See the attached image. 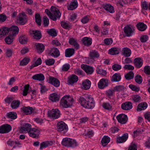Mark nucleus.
Instances as JSON below:
<instances>
[{
    "label": "nucleus",
    "instance_id": "nucleus-1",
    "mask_svg": "<svg viewBox=\"0 0 150 150\" xmlns=\"http://www.w3.org/2000/svg\"><path fill=\"white\" fill-rule=\"evenodd\" d=\"M74 103V99L70 95H65L61 99L60 102V107L67 108L71 106Z\"/></svg>",
    "mask_w": 150,
    "mask_h": 150
},
{
    "label": "nucleus",
    "instance_id": "nucleus-2",
    "mask_svg": "<svg viewBox=\"0 0 150 150\" xmlns=\"http://www.w3.org/2000/svg\"><path fill=\"white\" fill-rule=\"evenodd\" d=\"M62 144L68 147L74 148L77 146V143L75 140L67 137L63 139Z\"/></svg>",
    "mask_w": 150,
    "mask_h": 150
},
{
    "label": "nucleus",
    "instance_id": "nucleus-3",
    "mask_svg": "<svg viewBox=\"0 0 150 150\" xmlns=\"http://www.w3.org/2000/svg\"><path fill=\"white\" fill-rule=\"evenodd\" d=\"M51 11H52L51 19L54 21H56L57 18H59L61 15V13L59 9L54 6H52L50 8Z\"/></svg>",
    "mask_w": 150,
    "mask_h": 150
},
{
    "label": "nucleus",
    "instance_id": "nucleus-4",
    "mask_svg": "<svg viewBox=\"0 0 150 150\" xmlns=\"http://www.w3.org/2000/svg\"><path fill=\"white\" fill-rule=\"evenodd\" d=\"M47 114L48 117L54 119H57L60 117L61 115L59 110L57 108L48 111Z\"/></svg>",
    "mask_w": 150,
    "mask_h": 150
},
{
    "label": "nucleus",
    "instance_id": "nucleus-5",
    "mask_svg": "<svg viewBox=\"0 0 150 150\" xmlns=\"http://www.w3.org/2000/svg\"><path fill=\"white\" fill-rule=\"evenodd\" d=\"M57 129L59 132H63V133H65L68 129L67 125L64 122L61 121L59 122L57 125Z\"/></svg>",
    "mask_w": 150,
    "mask_h": 150
},
{
    "label": "nucleus",
    "instance_id": "nucleus-6",
    "mask_svg": "<svg viewBox=\"0 0 150 150\" xmlns=\"http://www.w3.org/2000/svg\"><path fill=\"white\" fill-rule=\"evenodd\" d=\"M49 83L56 87H58L60 85V82L57 79L52 76H50L47 80Z\"/></svg>",
    "mask_w": 150,
    "mask_h": 150
},
{
    "label": "nucleus",
    "instance_id": "nucleus-7",
    "mask_svg": "<svg viewBox=\"0 0 150 150\" xmlns=\"http://www.w3.org/2000/svg\"><path fill=\"white\" fill-rule=\"evenodd\" d=\"M31 125L29 123H25L21 127L19 132L21 133H27L30 131L31 128Z\"/></svg>",
    "mask_w": 150,
    "mask_h": 150
},
{
    "label": "nucleus",
    "instance_id": "nucleus-8",
    "mask_svg": "<svg viewBox=\"0 0 150 150\" xmlns=\"http://www.w3.org/2000/svg\"><path fill=\"white\" fill-rule=\"evenodd\" d=\"M29 136L33 138H38L40 134V131L38 129L32 128L28 132Z\"/></svg>",
    "mask_w": 150,
    "mask_h": 150
},
{
    "label": "nucleus",
    "instance_id": "nucleus-9",
    "mask_svg": "<svg viewBox=\"0 0 150 150\" xmlns=\"http://www.w3.org/2000/svg\"><path fill=\"white\" fill-rule=\"evenodd\" d=\"M117 118L118 122L122 124H125L128 120L127 115L124 114H120L117 115Z\"/></svg>",
    "mask_w": 150,
    "mask_h": 150
},
{
    "label": "nucleus",
    "instance_id": "nucleus-10",
    "mask_svg": "<svg viewBox=\"0 0 150 150\" xmlns=\"http://www.w3.org/2000/svg\"><path fill=\"white\" fill-rule=\"evenodd\" d=\"M100 56V54L96 50L90 51L89 54V58L94 61L96 59L99 58Z\"/></svg>",
    "mask_w": 150,
    "mask_h": 150
},
{
    "label": "nucleus",
    "instance_id": "nucleus-11",
    "mask_svg": "<svg viewBox=\"0 0 150 150\" xmlns=\"http://www.w3.org/2000/svg\"><path fill=\"white\" fill-rule=\"evenodd\" d=\"M69 44L72 46L74 48V50H78L80 48V46L78 43L77 40L73 38L69 39Z\"/></svg>",
    "mask_w": 150,
    "mask_h": 150
},
{
    "label": "nucleus",
    "instance_id": "nucleus-12",
    "mask_svg": "<svg viewBox=\"0 0 150 150\" xmlns=\"http://www.w3.org/2000/svg\"><path fill=\"white\" fill-rule=\"evenodd\" d=\"M81 68L88 74H91L94 72L93 67L86 64H82L81 66Z\"/></svg>",
    "mask_w": 150,
    "mask_h": 150
},
{
    "label": "nucleus",
    "instance_id": "nucleus-13",
    "mask_svg": "<svg viewBox=\"0 0 150 150\" xmlns=\"http://www.w3.org/2000/svg\"><path fill=\"white\" fill-rule=\"evenodd\" d=\"M108 80L105 79H101L98 82V85L100 89H103L107 86L108 85Z\"/></svg>",
    "mask_w": 150,
    "mask_h": 150
},
{
    "label": "nucleus",
    "instance_id": "nucleus-14",
    "mask_svg": "<svg viewBox=\"0 0 150 150\" xmlns=\"http://www.w3.org/2000/svg\"><path fill=\"white\" fill-rule=\"evenodd\" d=\"M123 31L125 34L124 37H130L132 35L134 32V29L129 26L127 25L123 28Z\"/></svg>",
    "mask_w": 150,
    "mask_h": 150
},
{
    "label": "nucleus",
    "instance_id": "nucleus-15",
    "mask_svg": "<svg viewBox=\"0 0 150 150\" xmlns=\"http://www.w3.org/2000/svg\"><path fill=\"white\" fill-rule=\"evenodd\" d=\"M11 129V126L8 124L4 125L0 127V133H7Z\"/></svg>",
    "mask_w": 150,
    "mask_h": 150
},
{
    "label": "nucleus",
    "instance_id": "nucleus-16",
    "mask_svg": "<svg viewBox=\"0 0 150 150\" xmlns=\"http://www.w3.org/2000/svg\"><path fill=\"white\" fill-rule=\"evenodd\" d=\"M30 34L35 39L39 40L42 37L40 31L39 30H31L30 31Z\"/></svg>",
    "mask_w": 150,
    "mask_h": 150
},
{
    "label": "nucleus",
    "instance_id": "nucleus-17",
    "mask_svg": "<svg viewBox=\"0 0 150 150\" xmlns=\"http://www.w3.org/2000/svg\"><path fill=\"white\" fill-rule=\"evenodd\" d=\"M49 54L52 56L54 57H57L60 54L59 50L55 47L51 48L49 51Z\"/></svg>",
    "mask_w": 150,
    "mask_h": 150
},
{
    "label": "nucleus",
    "instance_id": "nucleus-18",
    "mask_svg": "<svg viewBox=\"0 0 150 150\" xmlns=\"http://www.w3.org/2000/svg\"><path fill=\"white\" fill-rule=\"evenodd\" d=\"M143 61L141 58L137 57L134 60L133 63L135 67L137 68H141L143 64Z\"/></svg>",
    "mask_w": 150,
    "mask_h": 150
},
{
    "label": "nucleus",
    "instance_id": "nucleus-19",
    "mask_svg": "<svg viewBox=\"0 0 150 150\" xmlns=\"http://www.w3.org/2000/svg\"><path fill=\"white\" fill-rule=\"evenodd\" d=\"M121 107L123 110H129L132 108V104L130 102H126L121 104Z\"/></svg>",
    "mask_w": 150,
    "mask_h": 150
},
{
    "label": "nucleus",
    "instance_id": "nucleus-20",
    "mask_svg": "<svg viewBox=\"0 0 150 150\" xmlns=\"http://www.w3.org/2000/svg\"><path fill=\"white\" fill-rule=\"evenodd\" d=\"M95 105V102L93 98L89 96H88L87 105L86 106L88 109H92Z\"/></svg>",
    "mask_w": 150,
    "mask_h": 150
},
{
    "label": "nucleus",
    "instance_id": "nucleus-21",
    "mask_svg": "<svg viewBox=\"0 0 150 150\" xmlns=\"http://www.w3.org/2000/svg\"><path fill=\"white\" fill-rule=\"evenodd\" d=\"M17 21L21 25H23L26 22L27 20L24 13H21L19 15Z\"/></svg>",
    "mask_w": 150,
    "mask_h": 150
},
{
    "label": "nucleus",
    "instance_id": "nucleus-22",
    "mask_svg": "<svg viewBox=\"0 0 150 150\" xmlns=\"http://www.w3.org/2000/svg\"><path fill=\"white\" fill-rule=\"evenodd\" d=\"M78 6V3L77 0H72L68 5V9L73 10L75 9Z\"/></svg>",
    "mask_w": 150,
    "mask_h": 150
},
{
    "label": "nucleus",
    "instance_id": "nucleus-23",
    "mask_svg": "<svg viewBox=\"0 0 150 150\" xmlns=\"http://www.w3.org/2000/svg\"><path fill=\"white\" fill-rule=\"evenodd\" d=\"M78 80V77L74 74H72L68 77V82L70 84L72 85L76 83Z\"/></svg>",
    "mask_w": 150,
    "mask_h": 150
},
{
    "label": "nucleus",
    "instance_id": "nucleus-24",
    "mask_svg": "<svg viewBox=\"0 0 150 150\" xmlns=\"http://www.w3.org/2000/svg\"><path fill=\"white\" fill-rule=\"evenodd\" d=\"M82 42L85 46H89L91 45L92 40L91 38L86 37L82 38Z\"/></svg>",
    "mask_w": 150,
    "mask_h": 150
},
{
    "label": "nucleus",
    "instance_id": "nucleus-25",
    "mask_svg": "<svg viewBox=\"0 0 150 150\" xmlns=\"http://www.w3.org/2000/svg\"><path fill=\"white\" fill-rule=\"evenodd\" d=\"M59 96L56 93H53L50 95L49 99L53 102H56L59 100Z\"/></svg>",
    "mask_w": 150,
    "mask_h": 150
},
{
    "label": "nucleus",
    "instance_id": "nucleus-26",
    "mask_svg": "<svg viewBox=\"0 0 150 150\" xmlns=\"http://www.w3.org/2000/svg\"><path fill=\"white\" fill-rule=\"evenodd\" d=\"M7 144L11 147H13L14 148L20 145L21 144L18 141H13L9 140L7 142Z\"/></svg>",
    "mask_w": 150,
    "mask_h": 150
},
{
    "label": "nucleus",
    "instance_id": "nucleus-27",
    "mask_svg": "<svg viewBox=\"0 0 150 150\" xmlns=\"http://www.w3.org/2000/svg\"><path fill=\"white\" fill-rule=\"evenodd\" d=\"M121 52L122 54L125 57H129L130 56L131 53V50L127 47L123 48Z\"/></svg>",
    "mask_w": 150,
    "mask_h": 150
},
{
    "label": "nucleus",
    "instance_id": "nucleus-28",
    "mask_svg": "<svg viewBox=\"0 0 150 150\" xmlns=\"http://www.w3.org/2000/svg\"><path fill=\"white\" fill-rule=\"evenodd\" d=\"M74 52L75 50L74 49L67 48L65 51V56L66 57H70L74 54Z\"/></svg>",
    "mask_w": 150,
    "mask_h": 150
},
{
    "label": "nucleus",
    "instance_id": "nucleus-29",
    "mask_svg": "<svg viewBox=\"0 0 150 150\" xmlns=\"http://www.w3.org/2000/svg\"><path fill=\"white\" fill-rule=\"evenodd\" d=\"M128 137V134L127 133L124 134L122 136L119 137L117 138V142L121 143L125 142Z\"/></svg>",
    "mask_w": 150,
    "mask_h": 150
},
{
    "label": "nucleus",
    "instance_id": "nucleus-30",
    "mask_svg": "<svg viewBox=\"0 0 150 150\" xmlns=\"http://www.w3.org/2000/svg\"><path fill=\"white\" fill-rule=\"evenodd\" d=\"M9 30L10 34L14 36L16 34H17L19 32V29L16 26H13L10 28H9Z\"/></svg>",
    "mask_w": 150,
    "mask_h": 150
},
{
    "label": "nucleus",
    "instance_id": "nucleus-31",
    "mask_svg": "<svg viewBox=\"0 0 150 150\" xmlns=\"http://www.w3.org/2000/svg\"><path fill=\"white\" fill-rule=\"evenodd\" d=\"M45 78L44 76L41 73L36 74L33 76L32 77L33 79L39 81H43Z\"/></svg>",
    "mask_w": 150,
    "mask_h": 150
},
{
    "label": "nucleus",
    "instance_id": "nucleus-32",
    "mask_svg": "<svg viewBox=\"0 0 150 150\" xmlns=\"http://www.w3.org/2000/svg\"><path fill=\"white\" fill-rule=\"evenodd\" d=\"M91 82L88 79H86L82 82L83 88L85 90L89 89L91 87Z\"/></svg>",
    "mask_w": 150,
    "mask_h": 150
},
{
    "label": "nucleus",
    "instance_id": "nucleus-33",
    "mask_svg": "<svg viewBox=\"0 0 150 150\" xmlns=\"http://www.w3.org/2000/svg\"><path fill=\"white\" fill-rule=\"evenodd\" d=\"M87 99L88 97L86 98V100L83 97H81L78 100L82 106L85 108H87L86 106H87Z\"/></svg>",
    "mask_w": 150,
    "mask_h": 150
},
{
    "label": "nucleus",
    "instance_id": "nucleus-34",
    "mask_svg": "<svg viewBox=\"0 0 150 150\" xmlns=\"http://www.w3.org/2000/svg\"><path fill=\"white\" fill-rule=\"evenodd\" d=\"M53 142L52 141H46L42 142L40 145V149H42L43 148H46L52 145Z\"/></svg>",
    "mask_w": 150,
    "mask_h": 150
},
{
    "label": "nucleus",
    "instance_id": "nucleus-35",
    "mask_svg": "<svg viewBox=\"0 0 150 150\" xmlns=\"http://www.w3.org/2000/svg\"><path fill=\"white\" fill-rule=\"evenodd\" d=\"M103 6L104 8L106 11L111 13L114 12V7L110 4H104Z\"/></svg>",
    "mask_w": 150,
    "mask_h": 150
},
{
    "label": "nucleus",
    "instance_id": "nucleus-36",
    "mask_svg": "<svg viewBox=\"0 0 150 150\" xmlns=\"http://www.w3.org/2000/svg\"><path fill=\"white\" fill-rule=\"evenodd\" d=\"M147 106L148 105L146 103H141L138 105L137 110V111H140L144 110L146 108Z\"/></svg>",
    "mask_w": 150,
    "mask_h": 150
},
{
    "label": "nucleus",
    "instance_id": "nucleus-37",
    "mask_svg": "<svg viewBox=\"0 0 150 150\" xmlns=\"http://www.w3.org/2000/svg\"><path fill=\"white\" fill-rule=\"evenodd\" d=\"M120 50L117 47H113L109 50L108 53L110 55H115L118 54Z\"/></svg>",
    "mask_w": 150,
    "mask_h": 150
},
{
    "label": "nucleus",
    "instance_id": "nucleus-38",
    "mask_svg": "<svg viewBox=\"0 0 150 150\" xmlns=\"http://www.w3.org/2000/svg\"><path fill=\"white\" fill-rule=\"evenodd\" d=\"M121 79V76L119 73H115L113 75L111 81L112 82H118Z\"/></svg>",
    "mask_w": 150,
    "mask_h": 150
},
{
    "label": "nucleus",
    "instance_id": "nucleus-39",
    "mask_svg": "<svg viewBox=\"0 0 150 150\" xmlns=\"http://www.w3.org/2000/svg\"><path fill=\"white\" fill-rule=\"evenodd\" d=\"M136 26L139 30L142 31H144L147 28V26L145 24L141 22L137 23Z\"/></svg>",
    "mask_w": 150,
    "mask_h": 150
},
{
    "label": "nucleus",
    "instance_id": "nucleus-40",
    "mask_svg": "<svg viewBox=\"0 0 150 150\" xmlns=\"http://www.w3.org/2000/svg\"><path fill=\"white\" fill-rule=\"evenodd\" d=\"M110 140V138L108 136H105L102 139L101 142L103 146H105L108 144Z\"/></svg>",
    "mask_w": 150,
    "mask_h": 150
},
{
    "label": "nucleus",
    "instance_id": "nucleus-41",
    "mask_svg": "<svg viewBox=\"0 0 150 150\" xmlns=\"http://www.w3.org/2000/svg\"><path fill=\"white\" fill-rule=\"evenodd\" d=\"M35 45L38 52L41 53L44 51L45 47L43 44L37 43L35 44Z\"/></svg>",
    "mask_w": 150,
    "mask_h": 150
},
{
    "label": "nucleus",
    "instance_id": "nucleus-42",
    "mask_svg": "<svg viewBox=\"0 0 150 150\" xmlns=\"http://www.w3.org/2000/svg\"><path fill=\"white\" fill-rule=\"evenodd\" d=\"M14 39V36L11 34H10L5 39L6 43L8 45L11 44L13 42Z\"/></svg>",
    "mask_w": 150,
    "mask_h": 150
},
{
    "label": "nucleus",
    "instance_id": "nucleus-43",
    "mask_svg": "<svg viewBox=\"0 0 150 150\" xmlns=\"http://www.w3.org/2000/svg\"><path fill=\"white\" fill-rule=\"evenodd\" d=\"M102 107L105 109L109 111H111L112 109V104L108 102L103 103L102 105Z\"/></svg>",
    "mask_w": 150,
    "mask_h": 150
},
{
    "label": "nucleus",
    "instance_id": "nucleus-44",
    "mask_svg": "<svg viewBox=\"0 0 150 150\" xmlns=\"http://www.w3.org/2000/svg\"><path fill=\"white\" fill-rule=\"evenodd\" d=\"M9 32V28L4 27L0 29V37L4 36Z\"/></svg>",
    "mask_w": 150,
    "mask_h": 150
},
{
    "label": "nucleus",
    "instance_id": "nucleus-45",
    "mask_svg": "<svg viewBox=\"0 0 150 150\" xmlns=\"http://www.w3.org/2000/svg\"><path fill=\"white\" fill-rule=\"evenodd\" d=\"M22 110L26 114V115L31 114L33 111V109L32 107H25L21 108Z\"/></svg>",
    "mask_w": 150,
    "mask_h": 150
},
{
    "label": "nucleus",
    "instance_id": "nucleus-46",
    "mask_svg": "<svg viewBox=\"0 0 150 150\" xmlns=\"http://www.w3.org/2000/svg\"><path fill=\"white\" fill-rule=\"evenodd\" d=\"M20 104V101L15 100L12 101L11 104V107L13 109H16L19 107Z\"/></svg>",
    "mask_w": 150,
    "mask_h": 150
},
{
    "label": "nucleus",
    "instance_id": "nucleus-47",
    "mask_svg": "<svg viewBox=\"0 0 150 150\" xmlns=\"http://www.w3.org/2000/svg\"><path fill=\"white\" fill-rule=\"evenodd\" d=\"M46 32L49 35L53 37H55L57 35V31L54 29H47Z\"/></svg>",
    "mask_w": 150,
    "mask_h": 150
},
{
    "label": "nucleus",
    "instance_id": "nucleus-48",
    "mask_svg": "<svg viewBox=\"0 0 150 150\" xmlns=\"http://www.w3.org/2000/svg\"><path fill=\"white\" fill-rule=\"evenodd\" d=\"M7 118L12 119H15L17 117V114L16 112H10L6 114Z\"/></svg>",
    "mask_w": 150,
    "mask_h": 150
},
{
    "label": "nucleus",
    "instance_id": "nucleus-49",
    "mask_svg": "<svg viewBox=\"0 0 150 150\" xmlns=\"http://www.w3.org/2000/svg\"><path fill=\"white\" fill-rule=\"evenodd\" d=\"M61 25L63 28L68 30H70L71 28V25L64 21H61Z\"/></svg>",
    "mask_w": 150,
    "mask_h": 150
},
{
    "label": "nucleus",
    "instance_id": "nucleus-50",
    "mask_svg": "<svg viewBox=\"0 0 150 150\" xmlns=\"http://www.w3.org/2000/svg\"><path fill=\"white\" fill-rule=\"evenodd\" d=\"M19 41L21 44H25L27 43L28 41L27 37L25 35L21 36L19 38Z\"/></svg>",
    "mask_w": 150,
    "mask_h": 150
},
{
    "label": "nucleus",
    "instance_id": "nucleus-51",
    "mask_svg": "<svg viewBox=\"0 0 150 150\" xmlns=\"http://www.w3.org/2000/svg\"><path fill=\"white\" fill-rule=\"evenodd\" d=\"M35 17L36 23L38 25H41V21L40 15L39 13H37L35 15Z\"/></svg>",
    "mask_w": 150,
    "mask_h": 150
},
{
    "label": "nucleus",
    "instance_id": "nucleus-52",
    "mask_svg": "<svg viewBox=\"0 0 150 150\" xmlns=\"http://www.w3.org/2000/svg\"><path fill=\"white\" fill-rule=\"evenodd\" d=\"M30 85L28 84L25 85L23 87L24 89L23 92V95L24 96H26L28 93Z\"/></svg>",
    "mask_w": 150,
    "mask_h": 150
},
{
    "label": "nucleus",
    "instance_id": "nucleus-53",
    "mask_svg": "<svg viewBox=\"0 0 150 150\" xmlns=\"http://www.w3.org/2000/svg\"><path fill=\"white\" fill-rule=\"evenodd\" d=\"M134 73L132 71H130L125 75V77L127 80H130L133 78Z\"/></svg>",
    "mask_w": 150,
    "mask_h": 150
},
{
    "label": "nucleus",
    "instance_id": "nucleus-54",
    "mask_svg": "<svg viewBox=\"0 0 150 150\" xmlns=\"http://www.w3.org/2000/svg\"><path fill=\"white\" fill-rule=\"evenodd\" d=\"M125 87L124 86L122 85L117 86L114 87L113 89L115 91L120 92L124 91Z\"/></svg>",
    "mask_w": 150,
    "mask_h": 150
},
{
    "label": "nucleus",
    "instance_id": "nucleus-55",
    "mask_svg": "<svg viewBox=\"0 0 150 150\" xmlns=\"http://www.w3.org/2000/svg\"><path fill=\"white\" fill-rule=\"evenodd\" d=\"M129 87L132 91H134L138 92L140 90V88L139 87H137L132 84L129 85Z\"/></svg>",
    "mask_w": 150,
    "mask_h": 150
},
{
    "label": "nucleus",
    "instance_id": "nucleus-56",
    "mask_svg": "<svg viewBox=\"0 0 150 150\" xmlns=\"http://www.w3.org/2000/svg\"><path fill=\"white\" fill-rule=\"evenodd\" d=\"M70 68V65L68 63L64 64L62 68V71L66 72Z\"/></svg>",
    "mask_w": 150,
    "mask_h": 150
},
{
    "label": "nucleus",
    "instance_id": "nucleus-57",
    "mask_svg": "<svg viewBox=\"0 0 150 150\" xmlns=\"http://www.w3.org/2000/svg\"><path fill=\"white\" fill-rule=\"evenodd\" d=\"M135 80L137 83L139 84H141L142 81V77L139 74L135 76Z\"/></svg>",
    "mask_w": 150,
    "mask_h": 150
},
{
    "label": "nucleus",
    "instance_id": "nucleus-58",
    "mask_svg": "<svg viewBox=\"0 0 150 150\" xmlns=\"http://www.w3.org/2000/svg\"><path fill=\"white\" fill-rule=\"evenodd\" d=\"M89 16H86L81 19V22L83 24L88 23L89 21Z\"/></svg>",
    "mask_w": 150,
    "mask_h": 150
},
{
    "label": "nucleus",
    "instance_id": "nucleus-59",
    "mask_svg": "<svg viewBox=\"0 0 150 150\" xmlns=\"http://www.w3.org/2000/svg\"><path fill=\"white\" fill-rule=\"evenodd\" d=\"M46 64L48 66L52 65L54 64L55 62L54 59H49L45 60Z\"/></svg>",
    "mask_w": 150,
    "mask_h": 150
},
{
    "label": "nucleus",
    "instance_id": "nucleus-60",
    "mask_svg": "<svg viewBox=\"0 0 150 150\" xmlns=\"http://www.w3.org/2000/svg\"><path fill=\"white\" fill-rule=\"evenodd\" d=\"M104 42L106 45H110L112 43L113 40L111 38H106L104 40Z\"/></svg>",
    "mask_w": 150,
    "mask_h": 150
},
{
    "label": "nucleus",
    "instance_id": "nucleus-61",
    "mask_svg": "<svg viewBox=\"0 0 150 150\" xmlns=\"http://www.w3.org/2000/svg\"><path fill=\"white\" fill-rule=\"evenodd\" d=\"M97 73L100 74H101L102 75L105 76L107 74L106 71L102 69H98L96 70Z\"/></svg>",
    "mask_w": 150,
    "mask_h": 150
},
{
    "label": "nucleus",
    "instance_id": "nucleus-62",
    "mask_svg": "<svg viewBox=\"0 0 150 150\" xmlns=\"http://www.w3.org/2000/svg\"><path fill=\"white\" fill-rule=\"evenodd\" d=\"M29 62V59L27 58H25L23 59L20 63L21 65L24 66L28 64Z\"/></svg>",
    "mask_w": 150,
    "mask_h": 150
},
{
    "label": "nucleus",
    "instance_id": "nucleus-63",
    "mask_svg": "<svg viewBox=\"0 0 150 150\" xmlns=\"http://www.w3.org/2000/svg\"><path fill=\"white\" fill-rule=\"evenodd\" d=\"M114 90L109 89L106 91V94L109 98L112 96L114 93Z\"/></svg>",
    "mask_w": 150,
    "mask_h": 150
},
{
    "label": "nucleus",
    "instance_id": "nucleus-64",
    "mask_svg": "<svg viewBox=\"0 0 150 150\" xmlns=\"http://www.w3.org/2000/svg\"><path fill=\"white\" fill-rule=\"evenodd\" d=\"M132 99L134 102H138L140 100V97L138 95H135L132 97Z\"/></svg>",
    "mask_w": 150,
    "mask_h": 150
}]
</instances>
